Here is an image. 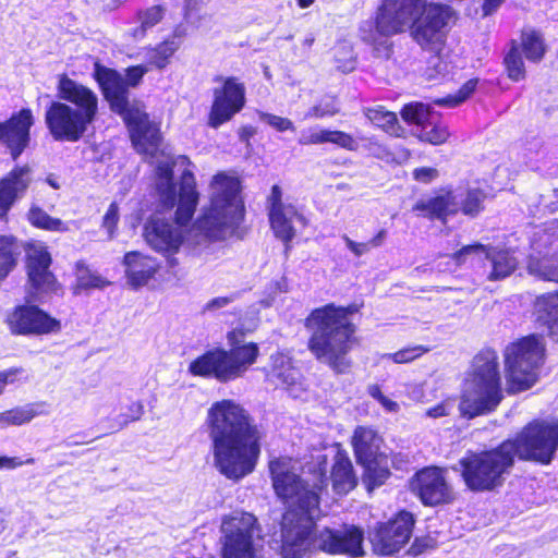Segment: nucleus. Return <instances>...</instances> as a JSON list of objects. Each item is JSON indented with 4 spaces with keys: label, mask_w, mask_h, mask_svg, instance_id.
Returning <instances> with one entry per match:
<instances>
[{
    "label": "nucleus",
    "mask_w": 558,
    "mask_h": 558,
    "mask_svg": "<svg viewBox=\"0 0 558 558\" xmlns=\"http://www.w3.org/2000/svg\"><path fill=\"white\" fill-rule=\"evenodd\" d=\"M427 0H383L375 22L362 27V38L374 46L377 58L391 54L389 37L405 29L423 49L440 52L454 11L446 4L426 3Z\"/></svg>",
    "instance_id": "nucleus-1"
},
{
    "label": "nucleus",
    "mask_w": 558,
    "mask_h": 558,
    "mask_svg": "<svg viewBox=\"0 0 558 558\" xmlns=\"http://www.w3.org/2000/svg\"><path fill=\"white\" fill-rule=\"evenodd\" d=\"M214 465L220 474L240 481L251 474L260 454L262 434L248 412L232 400H221L207 411Z\"/></svg>",
    "instance_id": "nucleus-2"
},
{
    "label": "nucleus",
    "mask_w": 558,
    "mask_h": 558,
    "mask_svg": "<svg viewBox=\"0 0 558 558\" xmlns=\"http://www.w3.org/2000/svg\"><path fill=\"white\" fill-rule=\"evenodd\" d=\"M319 509H287L280 523L282 558H306L320 550L330 555L360 557L364 555V534L355 525L340 529H317Z\"/></svg>",
    "instance_id": "nucleus-3"
},
{
    "label": "nucleus",
    "mask_w": 558,
    "mask_h": 558,
    "mask_svg": "<svg viewBox=\"0 0 558 558\" xmlns=\"http://www.w3.org/2000/svg\"><path fill=\"white\" fill-rule=\"evenodd\" d=\"M148 70V65L143 64L131 66L123 77L114 70L97 68L96 76L111 109L128 124L134 147L141 154L155 156L160 142L159 129L149 121L142 106L130 104L128 99V88L138 85Z\"/></svg>",
    "instance_id": "nucleus-4"
},
{
    "label": "nucleus",
    "mask_w": 558,
    "mask_h": 558,
    "mask_svg": "<svg viewBox=\"0 0 558 558\" xmlns=\"http://www.w3.org/2000/svg\"><path fill=\"white\" fill-rule=\"evenodd\" d=\"M355 311L354 306L331 303L313 310L305 319V327L311 331L307 349L316 360L337 373H344L350 367L347 356L352 349L355 326L349 315Z\"/></svg>",
    "instance_id": "nucleus-5"
},
{
    "label": "nucleus",
    "mask_w": 558,
    "mask_h": 558,
    "mask_svg": "<svg viewBox=\"0 0 558 558\" xmlns=\"http://www.w3.org/2000/svg\"><path fill=\"white\" fill-rule=\"evenodd\" d=\"M238 177L220 172L210 182V207L196 221V229L210 240H225L235 232L244 217Z\"/></svg>",
    "instance_id": "nucleus-6"
},
{
    "label": "nucleus",
    "mask_w": 558,
    "mask_h": 558,
    "mask_svg": "<svg viewBox=\"0 0 558 558\" xmlns=\"http://www.w3.org/2000/svg\"><path fill=\"white\" fill-rule=\"evenodd\" d=\"M498 366L495 351H483L474 357L459 404L463 417L484 415L499 405L504 393Z\"/></svg>",
    "instance_id": "nucleus-7"
},
{
    "label": "nucleus",
    "mask_w": 558,
    "mask_h": 558,
    "mask_svg": "<svg viewBox=\"0 0 558 558\" xmlns=\"http://www.w3.org/2000/svg\"><path fill=\"white\" fill-rule=\"evenodd\" d=\"M242 336L241 331H230L229 351L215 349L204 353L190 363L189 372L194 376L214 377L222 383L241 377L255 363L259 353L256 343L241 344Z\"/></svg>",
    "instance_id": "nucleus-8"
},
{
    "label": "nucleus",
    "mask_w": 558,
    "mask_h": 558,
    "mask_svg": "<svg viewBox=\"0 0 558 558\" xmlns=\"http://www.w3.org/2000/svg\"><path fill=\"white\" fill-rule=\"evenodd\" d=\"M190 160L185 156L172 158L165 156L158 160L156 167V191L159 201L166 208H172L178 203L175 219L178 225L187 223L197 206L198 193L195 190V179L191 170L184 169L181 175L179 194L172 181V168L175 166L186 167Z\"/></svg>",
    "instance_id": "nucleus-9"
},
{
    "label": "nucleus",
    "mask_w": 558,
    "mask_h": 558,
    "mask_svg": "<svg viewBox=\"0 0 558 558\" xmlns=\"http://www.w3.org/2000/svg\"><path fill=\"white\" fill-rule=\"evenodd\" d=\"M512 450L511 444L502 441L494 449L468 453L460 460L466 486L476 492L501 486L514 465Z\"/></svg>",
    "instance_id": "nucleus-10"
},
{
    "label": "nucleus",
    "mask_w": 558,
    "mask_h": 558,
    "mask_svg": "<svg viewBox=\"0 0 558 558\" xmlns=\"http://www.w3.org/2000/svg\"><path fill=\"white\" fill-rule=\"evenodd\" d=\"M544 353L543 338L536 335L524 337L506 348L505 367L509 393H519L535 385Z\"/></svg>",
    "instance_id": "nucleus-11"
},
{
    "label": "nucleus",
    "mask_w": 558,
    "mask_h": 558,
    "mask_svg": "<svg viewBox=\"0 0 558 558\" xmlns=\"http://www.w3.org/2000/svg\"><path fill=\"white\" fill-rule=\"evenodd\" d=\"M274 489L284 500L288 509H319V492L326 486V477L320 474L318 483L312 487L296 473L295 463L291 459L280 458L269 463Z\"/></svg>",
    "instance_id": "nucleus-12"
},
{
    "label": "nucleus",
    "mask_w": 558,
    "mask_h": 558,
    "mask_svg": "<svg viewBox=\"0 0 558 558\" xmlns=\"http://www.w3.org/2000/svg\"><path fill=\"white\" fill-rule=\"evenodd\" d=\"M222 558H263V530L250 512L235 511L220 526Z\"/></svg>",
    "instance_id": "nucleus-13"
},
{
    "label": "nucleus",
    "mask_w": 558,
    "mask_h": 558,
    "mask_svg": "<svg viewBox=\"0 0 558 558\" xmlns=\"http://www.w3.org/2000/svg\"><path fill=\"white\" fill-rule=\"evenodd\" d=\"M505 442L513 446L514 459L549 464L558 450V420L532 421Z\"/></svg>",
    "instance_id": "nucleus-14"
},
{
    "label": "nucleus",
    "mask_w": 558,
    "mask_h": 558,
    "mask_svg": "<svg viewBox=\"0 0 558 558\" xmlns=\"http://www.w3.org/2000/svg\"><path fill=\"white\" fill-rule=\"evenodd\" d=\"M486 194L478 189H471L465 194H458L452 191L441 193L437 196L421 199L414 206V211L429 219H439L446 222L447 218L461 210L470 217L477 216L483 210V202Z\"/></svg>",
    "instance_id": "nucleus-15"
},
{
    "label": "nucleus",
    "mask_w": 558,
    "mask_h": 558,
    "mask_svg": "<svg viewBox=\"0 0 558 558\" xmlns=\"http://www.w3.org/2000/svg\"><path fill=\"white\" fill-rule=\"evenodd\" d=\"M45 122L56 141H78L93 123L77 113L72 106L60 100H53L45 113Z\"/></svg>",
    "instance_id": "nucleus-16"
},
{
    "label": "nucleus",
    "mask_w": 558,
    "mask_h": 558,
    "mask_svg": "<svg viewBox=\"0 0 558 558\" xmlns=\"http://www.w3.org/2000/svg\"><path fill=\"white\" fill-rule=\"evenodd\" d=\"M50 265L51 256L44 245L35 244L28 248L26 263L29 283L28 303L39 301L43 294L58 290L57 280L49 270Z\"/></svg>",
    "instance_id": "nucleus-17"
},
{
    "label": "nucleus",
    "mask_w": 558,
    "mask_h": 558,
    "mask_svg": "<svg viewBox=\"0 0 558 558\" xmlns=\"http://www.w3.org/2000/svg\"><path fill=\"white\" fill-rule=\"evenodd\" d=\"M220 87L214 89L209 125L218 128L239 112L245 102V87L235 77H217Z\"/></svg>",
    "instance_id": "nucleus-18"
},
{
    "label": "nucleus",
    "mask_w": 558,
    "mask_h": 558,
    "mask_svg": "<svg viewBox=\"0 0 558 558\" xmlns=\"http://www.w3.org/2000/svg\"><path fill=\"white\" fill-rule=\"evenodd\" d=\"M532 245L537 255L529 257V274L544 281L558 282V235L545 229L535 234Z\"/></svg>",
    "instance_id": "nucleus-19"
},
{
    "label": "nucleus",
    "mask_w": 558,
    "mask_h": 558,
    "mask_svg": "<svg viewBox=\"0 0 558 558\" xmlns=\"http://www.w3.org/2000/svg\"><path fill=\"white\" fill-rule=\"evenodd\" d=\"M412 492L424 505L436 506L453 498L452 488L439 468H425L417 472L410 483Z\"/></svg>",
    "instance_id": "nucleus-20"
},
{
    "label": "nucleus",
    "mask_w": 558,
    "mask_h": 558,
    "mask_svg": "<svg viewBox=\"0 0 558 558\" xmlns=\"http://www.w3.org/2000/svg\"><path fill=\"white\" fill-rule=\"evenodd\" d=\"M413 525L412 513L401 511L393 520L380 525L376 531L372 539L375 550L381 555L399 551L409 542Z\"/></svg>",
    "instance_id": "nucleus-21"
},
{
    "label": "nucleus",
    "mask_w": 558,
    "mask_h": 558,
    "mask_svg": "<svg viewBox=\"0 0 558 558\" xmlns=\"http://www.w3.org/2000/svg\"><path fill=\"white\" fill-rule=\"evenodd\" d=\"M8 324L13 333L47 335L58 332L61 323L35 305L17 306L9 316Z\"/></svg>",
    "instance_id": "nucleus-22"
},
{
    "label": "nucleus",
    "mask_w": 558,
    "mask_h": 558,
    "mask_svg": "<svg viewBox=\"0 0 558 558\" xmlns=\"http://www.w3.org/2000/svg\"><path fill=\"white\" fill-rule=\"evenodd\" d=\"M477 253H485L486 258L492 263V271L487 277L490 281L502 280L509 277L518 267V260L510 251L497 250L480 243L465 245L450 257L457 266H460L469 255Z\"/></svg>",
    "instance_id": "nucleus-23"
},
{
    "label": "nucleus",
    "mask_w": 558,
    "mask_h": 558,
    "mask_svg": "<svg viewBox=\"0 0 558 558\" xmlns=\"http://www.w3.org/2000/svg\"><path fill=\"white\" fill-rule=\"evenodd\" d=\"M143 235L154 251L162 254L177 253L183 243L181 227L157 215L147 220Z\"/></svg>",
    "instance_id": "nucleus-24"
},
{
    "label": "nucleus",
    "mask_w": 558,
    "mask_h": 558,
    "mask_svg": "<svg viewBox=\"0 0 558 558\" xmlns=\"http://www.w3.org/2000/svg\"><path fill=\"white\" fill-rule=\"evenodd\" d=\"M57 92L60 100L73 105L74 111L94 122L98 112V97L90 88L61 74L58 77Z\"/></svg>",
    "instance_id": "nucleus-25"
},
{
    "label": "nucleus",
    "mask_w": 558,
    "mask_h": 558,
    "mask_svg": "<svg viewBox=\"0 0 558 558\" xmlns=\"http://www.w3.org/2000/svg\"><path fill=\"white\" fill-rule=\"evenodd\" d=\"M34 117L29 109H22L10 120L0 123V141L7 144L13 159H16L29 142V129Z\"/></svg>",
    "instance_id": "nucleus-26"
},
{
    "label": "nucleus",
    "mask_w": 558,
    "mask_h": 558,
    "mask_svg": "<svg viewBox=\"0 0 558 558\" xmlns=\"http://www.w3.org/2000/svg\"><path fill=\"white\" fill-rule=\"evenodd\" d=\"M301 377L299 368L294 366L289 355L281 352L270 355L266 378L271 385L281 387L298 397V392L302 390Z\"/></svg>",
    "instance_id": "nucleus-27"
},
{
    "label": "nucleus",
    "mask_w": 558,
    "mask_h": 558,
    "mask_svg": "<svg viewBox=\"0 0 558 558\" xmlns=\"http://www.w3.org/2000/svg\"><path fill=\"white\" fill-rule=\"evenodd\" d=\"M32 182L29 167H19L0 180V219L7 217L15 202L24 196Z\"/></svg>",
    "instance_id": "nucleus-28"
},
{
    "label": "nucleus",
    "mask_w": 558,
    "mask_h": 558,
    "mask_svg": "<svg viewBox=\"0 0 558 558\" xmlns=\"http://www.w3.org/2000/svg\"><path fill=\"white\" fill-rule=\"evenodd\" d=\"M269 220L275 235L286 243L306 226V219L293 205L269 208Z\"/></svg>",
    "instance_id": "nucleus-29"
},
{
    "label": "nucleus",
    "mask_w": 558,
    "mask_h": 558,
    "mask_svg": "<svg viewBox=\"0 0 558 558\" xmlns=\"http://www.w3.org/2000/svg\"><path fill=\"white\" fill-rule=\"evenodd\" d=\"M128 282L133 288L145 286L158 270L155 258L142 255L137 252H129L124 256Z\"/></svg>",
    "instance_id": "nucleus-30"
},
{
    "label": "nucleus",
    "mask_w": 558,
    "mask_h": 558,
    "mask_svg": "<svg viewBox=\"0 0 558 558\" xmlns=\"http://www.w3.org/2000/svg\"><path fill=\"white\" fill-rule=\"evenodd\" d=\"M352 445L360 464L371 463L378 457H381L379 453L381 438L372 428L363 426L357 427L352 437Z\"/></svg>",
    "instance_id": "nucleus-31"
},
{
    "label": "nucleus",
    "mask_w": 558,
    "mask_h": 558,
    "mask_svg": "<svg viewBox=\"0 0 558 558\" xmlns=\"http://www.w3.org/2000/svg\"><path fill=\"white\" fill-rule=\"evenodd\" d=\"M534 308L537 320L547 326L549 336L558 341V292L537 296Z\"/></svg>",
    "instance_id": "nucleus-32"
},
{
    "label": "nucleus",
    "mask_w": 558,
    "mask_h": 558,
    "mask_svg": "<svg viewBox=\"0 0 558 558\" xmlns=\"http://www.w3.org/2000/svg\"><path fill=\"white\" fill-rule=\"evenodd\" d=\"M331 480L333 489L338 494H347L356 486L357 480L348 457L341 453L336 456L331 471Z\"/></svg>",
    "instance_id": "nucleus-33"
},
{
    "label": "nucleus",
    "mask_w": 558,
    "mask_h": 558,
    "mask_svg": "<svg viewBox=\"0 0 558 558\" xmlns=\"http://www.w3.org/2000/svg\"><path fill=\"white\" fill-rule=\"evenodd\" d=\"M166 14V8L157 4L147 9L140 10L136 14L138 26L131 28L128 35L134 40H142L145 38L148 29L159 24Z\"/></svg>",
    "instance_id": "nucleus-34"
},
{
    "label": "nucleus",
    "mask_w": 558,
    "mask_h": 558,
    "mask_svg": "<svg viewBox=\"0 0 558 558\" xmlns=\"http://www.w3.org/2000/svg\"><path fill=\"white\" fill-rule=\"evenodd\" d=\"M179 32L175 31L171 38H168L157 45L155 48L147 49L145 57L148 60V64L157 69H165L174 52L180 48V41L177 40Z\"/></svg>",
    "instance_id": "nucleus-35"
},
{
    "label": "nucleus",
    "mask_w": 558,
    "mask_h": 558,
    "mask_svg": "<svg viewBox=\"0 0 558 558\" xmlns=\"http://www.w3.org/2000/svg\"><path fill=\"white\" fill-rule=\"evenodd\" d=\"M522 47L527 60L538 62L545 53L543 38L538 32L529 28L522 32Z\"/></svg>",
    "instance_id": "nucleus-36"
},
{
    "label": "nucleus",
    "mask_w": 558,
    "mask_h": 558,
    "mask_svg": "<svg viewBox=\"0 0 558 558\" xmlns=\"http://www.w3.org/2000/svg\"><path fill=\"white\" fill-rule=\"evenodd\" d=\"M449 135L450 133L445 124L433 122L430 119L417 131L416 134L420 141L432 145L444 144L448 140Z\"/></svg>",
    "instance_id": "nucleus-37"
},
{
    "label": "nucleus",
    "mask_w": 558,
    "mask_h": 558,
    "mask_svg": "<svg viewBox=\"0 0 558 558\" xmlns=\"http://www.w3.org/2000/svg\"><path fill=\"white\" fill-rule=\"evenodd\" d=\"M36 411L31 407L14 408L0 412V428L19 426L31 422L36 416Z\"/></svg>",
    "instance_id": "nucleus-38"
},
{
    "label": "nucleus",
    "mask_w": 558,
    "mask_h": 558,
    "mask_svg": "<svg viewBox=\"0 0 558 558\" xmlns=\"http://www.w3.org/2000/svg\"><path fill=\"white\" fill-rule=\"evenodd\" d=\"M366 116L374 125L384 129L391 135L400 136L396 113L378 108L368 109Z\"/></svg>",
    "instance_id": "nucleus-39"
},
{
    "label": "nucleus",
    "mask_w": 558,
    "mask_h": 558,
    "mask_svg": "<svg viewBox=\"0 0 558 558\" xmlns=\"http://www.w3.org/2000/svg\"><path fill=\"white\" fill-rule=\"evenodd\" d=\"M383 457H378L371 463H363L364 466V482L368 489H373L376 486L381 485L389 476V471L386 465H383Z\"/></svg>",
    "instance_id": "nucleus-40"
},
{
    "label": "nucleus",
    "mask_w": 558,
    "mask_h": 558,
    "mask_svg": "<svg viewBox=\"0 0 558 558\" xmlns=\"http://www.w3.org/2000/svg\"><path fill=\"white\" fill-rule=\"evenodd\" d=\"M32 225L50 231H66L65 223L58 219L50 217L46 211L38 207H33L28 214Z\"/></svg>",
    "instance_id": "nucleus-41"
},
{
    "label": "nucleus",
    "mask_w": 558,
    "mask_h": 558,
    "mask_svg": "<svg viewBox=\"0 0 558 558\" xmlns=\"http://www.w3.org/2000/svg\"><path fill=\"white\" fill-rule=\"evenodd\" d=\"M401 117L405 122L415 124L421 129L430 119V113L427 106L422 102H414L403 107Z\"/></svg>",
    "instance_id": "nucleus-42"
},
{
    "label": "nucleus",
    "mask_w": 558,
    "mask_h": 558,
    "mask_svg": "<svg viewBox=\"0 0 558 558\" xmlns=\"http://www.w3.org/2000/svg\"><path fill=\"white\" fill-rule=\"evenodd\" d=\"M509 77L519 81L525 76L524 63L518 47H512L505 58Z\"/></svg>",
    "instance_id": "nucleus-43"
},
{
    "label": "nucleus",
    "mask_w": 558,
    "mask_h": 558,
    "mask_svg": "<svg viewBox=\"0 0 558 558\" xmlns=\"http://www.w3.org/2000/svg\"><path fill=\"white\" fill-rule=\"evenodd\" d=\"M77 283L83 289H102L109 284L101 276L92 272L89 269L77 265Z\"/></svg>",
    "instance_id": "nucleus-44"
},
{
    "label": "nucleus",
    "mask_w": 558,
    "mask_h": 558,
    "mask_svg": "<svg viewBox=\"0 0 558 558\" xmlns=\"http://www.w3.org/2000/svg\"><path fill=\"white\" fill-rule=\"evenodd\" d=\"M477 80H469L456 95L437 99L435 102L440 106L456 107L466 100L475 90Z\"/></svg>",
    "instance_id": "nucleus-45"
},
{
    "label": "nucleus",
    "mask_w": 558,
    "mask_h": 558,
    "mask_svg": "<svg viewBox=\"0 0 558 558\" xmlns=\"http://www.w3.org/2000/svg\"><path fill=\"white\" fill-rule=\"evenodd\" d=\"M428 351V348H425L423 345H415L402 349L396 353L386 354L384 355V357L391 359L395 363L398 364L410 363Z\"/></svg>",
    "instance_id": "nucleus-46"
},
{
    "label": "nucleus",
    "mask_w": 558,
    "mask_h": 558,
    "mask_svg": "<svg viewBox=\"0 0 558 558\" xmlns=\"http://www.w3.org/2000/svg\"><path fill=\"white\" fill-rule=\"evenodd\" d=\"M259 118L263 122L274 128L278 132L295 130L293 122L288 118L279 117L267 112H262L259 114Z\"/></svg>",
    "instance_id": "nucleus-47"
},
{
    "label": "nucleus",
    "mask_w": 558,
    "mask_h": 558,
    "mask_svg": "<svg viewBox=\"0 0 558 558\" xmlns=\"http://www.w3.org/2000/svg\"><path fill=\"white\" fill-rule=\"evenodd\" d=\"M330 130L310 129L303 131L299 138L301 145H314L328 143Z\"/></svg>",
    "instance_id": "nucleus-48"
},
{
    "label": "nucleus",
    "mask_w": 558,
    "mask_h": 558,
    "mask_svg": "<svg viewBox=\"0 0 558 558\" xmlns=\"http://www.w3.org/2000/svg\"><path fill=\"white\" fill-rule=\"evenodd\" d=\"M328 143L348 150H356L359 147L357 142L350 134L342 131H329Z\"/></svg>",
    "instance_id": "nucleus-49"
},
{
    "label": "nucleus",
    "mask_w": 558,
    "mask_h": 558,
    "mask_svg": "<svg viewBox=\"0 0 558 558\" xmlns=\"http://www.w3.org/2000/svg\"><path fill=\"white\" fill-rule=\"evenodd\" d=\"M449 71V65L445 62L439 52H435L428 60L427 76L428 78H436L439 75H445Z\"/></svg>",
    "instance_id": "nucleus-50"
},
{
    "label": "nucleus",
    "mask_w": 558,
    "mask_h": 558,
    "mask_svg": "<svg viewBox=\"0 0 558 558\" xmlns=\"http://www.w3.org/2000/svg\"><path fill=\"white\" fill-rule=\"evenodd\" d=\"M119 219L118 205L110 204L107 213L104 216L102 226L108 230L109 236L112 238L114 228Z\"/></svg>",
    "instance_id": "nucleus-51"
},
{
    "label": "nucleus",
    "mask_w": 558,
    "mask_h": 558,
    "mask_svg": "<svg viewBox=\"0 0 558 558\" xmlns=\"http://www.w3.org/2000/svg\"><path fill=\"white\" fill-rule=\"evenodd\" d=\"M342 240L355 257H361L371 251L369 244L367 242L353 241L347 234L342 235Z\"/></svg>",
    "instance_id": "nucleus-52"
},
{
    "label": "nucleus",
    "mask_w": 558,
    "mask_h": 558,
    "mask_svg": "<svg viewBox=\"0 0 558 558\" xmlns=\"http://www.w3.org/2000/svg\"><path fill=\"white\" fill-rule=\"evenodd\" d=\"M413 177L416 181L429 183L438 177V171L430 167L417 168L413 171Z\"/></svg>",
    "instance_id": "nucleus-53"
},
{
    "label": "nucleus",
    "mask_w": 558,
    "mask_h": 558,
    "mask_svg": "<svg viewBox=\"0 0 558 558\" xmlns=\"http://www.w3.org/2000/svg\"><path fill=\"white\" fill-rule=\"evenodd\" d=\"M453 403L450 401H444L426 411V415L433 418L447 416L451 413Z\"/></svg>",
    "instance_id": "nucleus-54"
},
{
    "label": "nucleus",
    "mask_w": 558,
    "mask_h": 558,
    "mask_svg": "<svg viewBox=\"0 0 558 558\" xmlns=\"http://www.w3.org/2000/svg\"><path fill=\"white\" fill-rule=\"evenodd\" d=\"M34 458H28L27 460L22 461L16 457L10 458L0 456V469H15L22 466L23 464H34Z\"/></svg>",
    "instance_id": "nucleus-55"
},
{
    "label": "nucleus",
    "mask_w": 558,
    "mask_h": 558,
    "mask_svg": "<svg viewBox=\"0 0 558 558\" xmlns=\"http://www.w3.org/2000/svg\"><path fill=\"white\" fill-rule=\"evenodd\" d=\"M281 197V189L278 185H274L268 197L269 208L291 206V204H284Z\"/></svg>",
    "instance_id": "nucleus-56"
},
{
    "label": "nucleus",
    "mask_w": 558,
    "mask_h": 558,
    "mask_svg": "<svg viewBox=\"0 0 558 558\" xmlns=\"http://www.w3.org/2000/svg\"><path fill=\"white\" fill-rule=\"evenodd\" d=\"M232 302V299L231 298H228V296H218V298H215L213 300H210L207 304H206V310L207 311H215V310H218V308H222L227 305H229L230 303Z\"/></svg>",
    "instance_id": "nucleus-57"
},
{
    "label": "nucleus",
    "mask_w": 558,
    "mask_h": 558,
    "mask_svg": "<svg viewBox=\"0 0 558 558\" xmlns=\"http://www.w3.org/2000/svg\"><path fill=\"white\" fill-rule=\"evenodd\" d=\"M19 369H9L5 372H0V395L2 393L5 385L8 383H12L15 379Z\"/></svg>",
    "instance_id": "nucleus-58"
},
{
    "label": "nucleus",
    "mask_w": 558,
    "mask_h": 558,
    "mask_svg": "<svg viewBox=\"0 0 558 558\" xmlns=\"http://www.w3.org/2000/svg\"><path fill=\"white\" fill-rule=\"evenodd\" d=\"M504 2V0H484L483 3V15L487 16L493 14Z\"/></svg>",
    "instance_id": "nucleus-59"
},
{
    "label": "nucleus",
    "mask_w": 558,
    "mask_h": 558,
    "mask_svg": "<svg viewBox=\"0 0 558 558\" xmlns=\"http://www.w3.org/2000/svg\"><path fill=\"white\" fill-rule=\"evenodd\" d=\"M379 403L381 404V407L388 411V412H391V413H396L399 411V404L395 401H392L391 399H389L388 397L384 396L381 398V400L379 401Z\"/></svg>",
    "instance_id": "nucleus-60"
},
{
    "label": "nucleus",
    "mask_w": 558,
    "mask_h": 558,
    "mask_svg": "<svg viewBox=\"0 0 558 558\" xmlns=\"http://www.w3.org/2000/svg\"><path fill=\"white\" fill-rule=\"evenodd\" d=\"M387 236L386 230H380L373 239H371L367 243L369 244V247H379L384 244Z\"/></svg>",
    "instance_id": "nucleus-61"
},
{
    "label": "nucleus",
    "mask_w": 558,
    "mask_h": 558,
    "mask_svg": "<svg viewBox=\"0 0 558 558\" xmlns=\"http://www.w3.org/2000/svg\"><path fill=\"white\" fill-rule=\"evenodd\" d=\"M371 397L376 399L378 402L381 400V398L385 396L378 385H371L367 389Z\"/></svg>",
    "instance_id": "nucleus-62"
},
{
    "label": "nucleus",
    "mask_w": 558,
    "mask_h": 558,
    "mask_svg": "<svg viewBox=\"0 0 558 558\" xmlns=\"http://www.w3.org/2000/svg\"><path fill=\"white\" fill-rule=\"evenodd\" d=\"M131 411L134 413V415L132 416V421H136L143 414V405L141 403H135L132 405Z\"/></svg>",
    "instance_id": "nucleus-63"
},
{
    "label": "nucleus",
    "mask_w": 558,
    "mask_h": 558,
    "mask_svg": "<svg viewBox=\"0 0 558 558\" xmlns=\"http://www.w3.org/2000/svg\"><path fill=\"white\" fill-rule=\"evenodd\" d=\"M327 114V112L323 111L318 106H315L312 108L310 116H313L315 118H323Z\"/></svg>",
    "instance_id": "nucleus-64"
}]
</instances>
